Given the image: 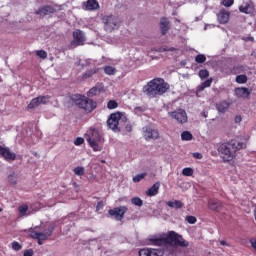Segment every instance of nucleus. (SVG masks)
Masks as SVG:
<instances>
[{
  "instance_id": "f257e3e1",
  "label": "nucleus",
  "mask_w": 256,
  "mask_h": 256,
  "mask_svg": "<svg viewBox=\"0 0 256 256\" xmlns=\"http://www.w3.org/2000/svg\"><path fill=\"white\" fill-rule=\"evenodd\" d=\"M247 143L243 138L235 137L227 142L220 144L217 148L223 162L232 161L237 157V152L246 149Z\"/></svg>"
},
{
  "instance_id": "f03ea898",
  "label": "nucleus",
  "mask_w": 256,
  "mask_h": 256,
  "mask_svg": "<svg viewBox=\"0 0 256 256\" xmlns=\"http://www.w3.org/2000/svg\"><path fill=\"white\" fill-rule=\"evenodd\" d=\"M169 89L170 85L164 79L154 78L144 86L142 91L148 98H157L163 96Z\"/></svg>"
},
{
  "instance_id": "7ed1b4c3",
  "label": "nucleus",
  "mask_w": 256,
  "mask_h": 256,
  "mask_svg": "<svg viewBox=\"0 0 256 256\" xmlns=\"http://www.w3.org/2000/svg\"><path fill=\"white\" fill-rule=\"evenodd\" d=\"M69 102L76 105L86 113H91L97 108V102L81 94H73L69 97Z\"/></svg>"
},
{
  "instance_id": "20e7f679",
  "label": "nucleus",
  "mask_w": 256,
  "mask_h": 256,
  "mask_svg": "<svg viewBox=\"0 0 256 256\" xmlns=\"http://www.w3.org/2000/svg\"><path fill=\"white\" fill-rule=\"evenodd\" d=\"M166 245L188 247L189 242H187L182 235L178 234L175 231H168L166 234Z\"/></svg>"
},
{
  "instance_id": "39448f33",
  "label": "nucleus",
  "mask_w": 256,
  "mask_h": 256,
  "mask_svg": "<svg viewBox=\"0 0 256 256\" xmlns=\"http://www.w3.org/2000/svg\"><path fill=\"white\" fill-rule=\"evenodd\" d=\"M120 121L126 122L127 118L123 116L122 113L116 112L110 114V117H108V121H106V124L108 125V128L112 129L114 132H120L121 129L119 127Z\"/></svg>"
},
{
  "instance_id": "423d86ee",
  "label": "nucleus",
  "mask_w": 256,
  "mask_h": 256,
  "mask_svg": "<svg viewBox=\"0 0 256 256\" xmlns=\"http://www.w3.org/2000/svg\"><path fill=\"white\" fill-rule=\"evenodd\" d=\"M102 21L104 23V30L108 33L118 30L121 26V20L117 16H104Z\"/></svg>"
},
{
  "instance_id": "0eeeda50",
  "label": "nucleus",
  "mask_w": 256,
  "mask_h": 256,
  "mask_svg": "<svg viewBox=\"0 0 256 256\" xmlns=\"http://www.w3.org/2000/svg\"><path fill=\"white\" fill-rule=\"evenodd\" d=\"M101 139L102 137L99 131L96 129H93L87 141L90 144V146L94 149V151H101L102 148L99 146Z\"/></svg>"
},
{
  "instance_id": "6e6552de",
  "label": "nucleus",
  "mask_w": 256,
  "mask_h": 256,
  "mask_svg": "<svg viewBox=\"0 0 256 256\" xmlns=\"http://www.w3.org/2000/svg\"><path fill=\"white\" fill-rule=\"evenodd\" d=\"M142 135L146 141L157 140L160 138L159 130L150 126L142 128Z\"/></svg>"
},
{
  "instance_id": "1a4fd4ad",
  "label": "nucleus",
  "mask_w": 256,
  "mask_h": 256,
  "mask_svg": "<svg viewBox=\"0 0 256 256\" xmlns=\"http://www.w3.org/2000/svg\"><path fill=\"white\" fill-rule=\"evenodd\" d=\"M127 211H128V208L126 206H120V207H116L114 209L108 210V215L114 216L116 220L121 221L124 218Z\"/></svg>"
},
{
  "instance_id": "9d476101",
  "label": "nucleus",
  "mask_w": 256,
  "mask_h": 256,
  "mask_svg": "<svg viewBox=\"0 0 256 256\" xmlns=\"http://www.w3.org/2000/svg\"><path fill=\"white\" fill-rule=\"evenodd\" d=\"M168 116L172 117L180 124H184L188 121L187 113L182 109L174 112H168Z\"/></svg>"
},
{
  "instance_id": "9b49d317",
  "label": "nucleus",
  "mask_w": 256,
  "mask_h": 256,
  "mask_svg": "<svg viewBox=\"0 0 256 256\" xmlns=\"http://www.w3.org/2000/svg\"><path fill=\"white\" fill-rule=\"evenodd\" d=\"M74 40L71 42V46L78 47L84 45L86 38L84 33L81 30H76L73 33Z\"/></svg>"
},
{
  "instance_id": "f8f14e48",
  "label": "nucleus",
  "mask_w": 256,
  "mask_h": 256,
  "mask_svg": "<svg viewBox=\"0 0 256 256\" xmlns=\"http://www.w3.org/2000/svg\"><path fill=\"white\" fill-rule=\"evenodd\" d=\"M49 99V96H39L37 98H34L27 106V108L30 110L40 106L41 104H47Z\"/></svg>"
},
{
  "instance_id": "ddd939ff",
  "label": "nucleus",
  "mask_w": 256,
  "mask_h": 256,
  "mask_svg": "<svg viewBox=\"0 0 256 256\" xmlns=\"http://www.w3.org/2000/svg\"><path fill=\"white\" fill-rule=\"evenodd\" d=\"M56 12H57V10L53 6L45 5L38 9V11L36 12V15H39L41 18H43L45 16L52 15Z\"/></svg>"
},
{
  "instance_id": "4468645a",
  "label": "nucleus",
  "mask_w": 256,
  "mask_h": 256,
  "mask_svg": "<svg viewBox=\"0 0 256 256\" xmlns=\"http://www.w3.org/2000/svg\"><path fill=\"white\" fill-rule=\"evenodd\" d=\"M139 256H162L163 252L159 249L144 248L138 251Z\"/></svg>"
},
{
  "instance_id": "2eb2a0df",
  "label": "nucleus",
  "mask_w": 256,
  "mask_h": 256,
  "mask_svg": "<svg viewBox=\"0 0 256 256\" xmlns=\"http://www.w3.org/2000/svg\"><path fill=\"white\" fill-rule=\"evenodd\" d=\"M0 155L8 162L14 161L16 159V154L11 152L9 148L2 147L0 145Z\"/></svg>"
},
{
  "instance_id": "dca6fc26",
  "label": "nucleus",
  "mask_w": 256,
  "mask_h": 256,
  "mask_svg": "<svg viewBox=\"0 0 256 256\" xmlns=\"http://www.w3.org/2000/svg\"><path fill=\"white\" fill-rule=\"evenodd\" d=\"M230 20V12L225 9H221L217 14V21L219 24H227Z\"/></svg>"
},
{
  "instance_id": "f3484780",
  "label": "nucleus",
  "mask_w": 256,
  "mask_h": 256,
  "mask_svg": "<svg viewBox=\"0 0 256 256\" xmlns=\"http://www.w3.org/2000/svg\"><path fill=\"white\" fill-rule=\"evenodd\" d=\"M208 208L211 209L212 211L219 212L223 208V203L218 199H209Z\"/></svg>"
},
{
  "instance_id": "a211bd4d",
  "label": "nucleus",
  "mask_w": 256,
  "mask_h": 256,
  "mask_svg": "<svg viewBox=\"0 0 256 256\" xmlns=\"http://www.w3.org/2000/svg\"><path fill=\"white\" fill-rule=\"evenodd\" d=\"M170 29V22L167 18H162L160 19V30L162 32V35H166L167 32L169 31Z\"/></svg>"
},
{
  "instance_id": "6ab92c4d",
  "label": "nucleus",
  "mask_w": 256,
  "mask_h": 256,
  "mask_svg": "<svg viewBox=\"0 0 256 256\" xmlns=\"http://www.w3.org/2000/svg\"><path fill=\"white\" fill-rule=\"evenodd\" d=\"M160 186V182H156L154 185H152V187H150V189L146 191V195L148 197L156 196L159 193Z\"/></svg>"
},
{
  "instance_id": "aec40b11",
  "label": "nucleus",
  "mask_w": 256,
  "mask_h": 256,
  "mask_svg": "<svg viewBox=\"0 0 256 256\" xmlns=\"http://www.w3.org/2000/svg\"><path fill=\"white\" fill-rule=\"evenodd\" d=\"M55 228H56L55 224L45 225L44 226V232H42L43 235H44L43 239H48L49 237H51Z\"/></svg>"
},
{
  "instance_id": "412c9836",
  "label": "nucleus",
  "mask_w": 256,
  "mask_h": 256,
  "mask_svg": "<svg viewBox=\"0 0 256 256\" xmlns=\"http://www.w3.org/2000/svg\"><path fill=\"white\" fill-rule=\"evenodd\" d=\"M235 94L238 97L247 98L250 96V91H249V89L242 87V88L235 89Z\"/></svg>"
},
{
  "instance_id": "4be33fe9",
  "label": "nucleus",
  "mask_w": 256,
  "mask_h": 256,
  "mask_svg": "<svg viewBox=\"0 0 256 256\" xmlns=\"http://www.w3.org/2000/svg\"><path fill=\"white\" fill-rule=\"evenodd\" d=\"M100 8L99 3L97 0H88L86 2V9L90 11L98 10Z\"/></svg>"
},
{
  "instance_id": "5701e85b",
  "label": "nucleus",
  "mask_w": 256,
  "mask_h": 256,
  "mask_svg": "<svg viewBox=\"0 0 256 256\" xmlns=\"http://www.w3.org/2000/svg\"><path fill=\"white\" fill-rule=\"evenodd\" d=\"M230 107V104L226 101H222L218 104H216V110L219 112V113H225Z\"/></svg>"
},
{
  "instance_id": "b1692460",
  "label": "nucleus",
  "mask_w": 256,
  "mask_h": 256,
  "mask_svg": "<svg viewBox=\"0 0 256 256\" xmlns=\"http://www.w3.org/2000/svg\"><path fill=\"white\" fill-rule=\"evenodd\" d=\"M212 82H213V79H212V78H210V79L204 81V82L201 83L199 86H197L196 91H197V92H203L206 88L211 87Z\"/></svg>"
},
{
  "instance_id": "393cba45",
  "label": "nucleus",
  "mask_w": 256,
  "mask_h": 256,
  "mask_svg": "<svg viewBox=\"0 0 256 256\" xmlns=\"http://www.w3.org/2000/svg\"><path fill=\"white\" fill-rule=\"evenodd\" d=\"M102 91H103V88L100 85H96L95 87H93L88 91L87 95L89 98H91L99 95Z\"/></svg>"
},
{
  "instance_id": "a878e982",
  "label": "nucleus",
  "mask_w": 256,
  "mask_h": 256,
  "mask_svg": "<svg viewBox=\"0 0 256 256\" xmlns=\"http://www.w3.org/2000/svg\"><path fill=\"white\" fill-rule=\"evenodd\" d=\"M150 242L156 246H163L167 245V241L165 237H159V238H152L150 239Z\"/></svg>"
},
{
  "instance_id": "bb28decb",
  "label": "nucleus",
  "mask_w": 256,
  "mask_h": 256,
  "mask_svg": "<svg viewBox=\"0 0 256 256\" xmlns=\"http://www.w3.org/2000/svg\"><path fill=\"white\" fill-rule=\"evenodd\" d=\"M166 205L170 208H176V209H181L183 208L184 204L180 200H175L173 201H168L166 202Z\"/></svg>"
},
{
  "instance_id": "cd10ccee",
  "label": "nucleus",
  "mask_w": 256,
  "mask_h": 256,
  "mask_svg": "<svg viewBox=\"0 0 256 256\" xmlns=\"http://www.w3.org/2000/svg\"><path fill=\"white\" fill-rule=\"evenodd\" d=\"M239 67H233L231 69L224 68L222 72H224L226 75H236L238 74Z\"/></svg>"
},
{
  "instance_id": "c85d7f7f",
  "label": "nucleus",
  "mask_w": 256,
  "mask_h": 256,
  "mask_svg": "<svg viewBox=\"0 0 256 256\" xmlns=\"http://www.w3.org/2000/svg\"><path fill=\"white\" fill-rule=\"evenodd\" d=\"M207 58L205 55L203 54H198L197 56H195L194 61L198 64H203L204 62H206Z\"/></svg>"
},
{
  "instance_id": "c756f323",
  "label": "nucleus",
  "mask_w": 256,
  "mask_h": 256,
  "mask_svg": "<svg viewBox=\"0 0 256 256\" xmlns=\"http://www.w3.org/2000/svg\"><path fill=\"white\" fill-rule=\"evenodd\" d=\"M235 81L238 84H245L248 81V77L246 75H239V76H236Z\"/></svg>"
},
{
  "instance_id": "7c9ffc66",
  "label": "nucleus",
  "mask_w": 256,
  "mask_h": 256,
  "mask_svg": "<svg viewBox=\"0 0 256 256\" xmlns=\"http://www.w3.org/2000/svg\"><path fill=\"white\" fill-rule=\"evenodd\" d=\"M181 138L184 141H190L193 139V135L189 131H184L182 132Z\"/></svg>"
},
{
  "instance_id": "2f4dec72",
  "label": "nucleus",
  "mask_w": 256,
  "mask_h": 256,
  "mask_svg": "<svg viewBox=\"0 0 256 256\" xmlns=\"http://www.w3.org/2000/svg\"><path fill=\"white\" fill-rule=\"evenodd\" d=\"M209 75H210V73H209V71L206 70V69L200 70V71L198 72V76H199V78H200L201 80L208 78Z\"/></svg>"
},
{
  "instance_id": "473e14b6",
  "label": "nucleus",
  "mask_w": 256,
  "mask_h": 256,
  "mask_svg": "<svg viewBox=\"0 0 256 256\" xmlns=\"http://www.w3.org/2000/svg\"><path fill=\"white\" fill-rule=\"evenodd\" d=\"M193 174H194V170L192 168L187 167L182 169V175L184 176L191 177L193 176Z\"/></svg>"
},
{
  "instance_id": "72a5a7b5",
  "label": "nucleus",
  "mask_w": 256,
  "mask_h": 256,
  "mask_svg": "<svg viewBox=\"0 0 256 256\" xmlns=\"http://www.w3.org/2000/svg\"><path fill=\"white\" fill-rule=\"evenodd\" d=\"M130 202H132V204H134L138 207L143 206V200L139 197H134V198L130 199Z\"/></svg>"
},
{
  "instance_id": "f704fd0d",
  "label": "nucleus",
  "mask_w": 256,
  "mask_h": 256,
  "mask_svg": "<svg viewBox=\"0 0 256 256\" xmlns=\"http://www.w3.org/2000/svg\"><path fill=\"white\" fill-rule=\"evenodd\" d=\"M147 176V173H142V174H138L136 176H134L132 178V181H134V183H139L141 180H143L145 177Z\"/></svg>"
},
{
  "instance_id": "c9c22d12",
  "label": "nucleus",
  "mask_w": 256,
  "mask_h": 256,
  "mask_svg": "<svg viewBox=\"0 0 256 256\" xmlns=\"http://www.w3.org/2000/svg\"><path fill=\"white\" fill-rule=\"evenodd\" d=\"M115 72H116V69L112 66L104 67V73H106L107 75H114Z\"/></svg>"
},
{
  "instance_id": "e433bc0d",
  "label": "nucleus",
  "mask_w": 256,
  "mask_h": 256,
  "mask_svg": "<svg viewBox=\"0 0 256 256\" xmlns=\"http://www.w3.org/2000/svg\"><path fill=\"white\" fill-rule=\"evenodd\" d=\"M177 49L176 48H174V47H160V48H158V52H160V53H163V52H174V51H176Z\"/></svg>"
},
{
  "instance_id": "4c0bfd02",
  "label": "nucleus",
  "mask_w": 256,
  "mask_h": 256,
  "mask_svg": "<svg viewBox=\"0 0 256 256\" xmlns=\"http://www.w3.org/2000/svg\"><path fill=\"white\" fill-rule=\"evenodd\" d=\"M30 236L34 239H38L41 237V239H44L45 236L43 235V232H36V231H32Z\"/></svg>"
},
{
  "instance_id": "58836bf2",
  "label": "nucleus",
  "mask_w": 256,
  "mask_h": 256,
  "mask_svg": "<svg viewBox=\"0 0 256 256\" xmlns=\"http://www.w3.org/2000/svg\"><path fill=\"white\" fill-rule=\"evenodd\" d=\"M118 106L119 105H118L117 101H115V100L108 101V104H107L108 109L113 110V109H116Z\"/></svg>"
},
{
  "instance_id": "ea45409f",
  "label": "nucleus",
  "mask_w": 256,
  "mask_h": 256,
  "mask_svg": "<svg viewBox=\"0 0 256 256\" xmlns=\"http://www.w3.org/2000/svg\"><path fill=\"white\" fill-rule=\"evenodd\" d=\"M97 73V70L96 69H92V70H89L87 71L84 75H83V79H88L90 77H92L94 74Z\"/></svg>"
},
{
  "instance_id": "a19ab883",
  "label": "nucleus",
  "mask_w": 256,
  "mask_h": 256,
  "mask_svg": "<svg viewBox=\"0 0 256 256\" xmlns=\"http://www.w3.org/2000/svg\"><path fill=\"white\" fill-rule=\"evenodd\" d=\"M74 173H75L76 175H78V176H82V175H84V173H85V169H84V167H76V168L74 169Z\"/></svg>"
},
{
  "instance_id": "79ce46f5",
  "label": "nucleus",
  "mask_w": 256,
  "mask_h": 256,
  "mask_svg": "<svg viewBox=\"0 0 256 256\" xmlns=\"http://www.w3.org/2000/svg\"><path fill=\"white\" fill-rule=\"evenodd\" d=\"M36 55L38 56V57H40L41 59H46L47 58V52L46 51H44V50H39V51H37L36 52Z\"/></svg>"
},
{
  "instance_id": "37998d69",
  "label": "nucleus",
  "mask_w": 256,
  "mask_h": 256,
  "mask_svg": "<svg viewBox=\"0 0 256 256\" xmlns=\"http://www.w3.org/2000/svg\"><path fill=\"white\" fill-rule=\"evenodd\" d=\"M221 4L224 7H231L234 4V0H222Z\"/></svg>"
},
{
  "instance_id": "c03bdc74",
  "label": "nucleus",
  "mask_w": 256,
  "mask_h": 256,
  "mask_svg": "<svg viewBox=\"0 0 256 256\" xmlns=\"http://www.w3.org/2000/svg\"><path fill=\"white\" fill-rule=\"evenodd\" d=\"M185 220L190 224H195L197 222V218L194 216H186Z\"/></svg>"
},
{
  "instance_id": "a18cd8bd",
  "label": "nucleus",
  "mask_w": 256,
  "mask_h": 256,
  "mask_svg": "<svg viewBox=\"0 0 256 256\" xmlns=\"http://www.w3.org/2000/svg\"><path fill=\"white\" fill-rule=\"evenodd\" d=\"M12 248H13L14 250H16V251H19V250L22 249V246H21L17 241H14V242L12 243Z\"/></svg>"
},
{
  "instance_id": "49530a36",
  "label": "nucleus",
  "mask_w": 256,
  "mask_h": 256,
  "mask_svg": "<svg viewBox=\"0 0 256 256\" xmlns=\"http://www.w3.org/2000/svg\"><path fill=\"white\" fill-rule=\"evenodd\" d=\"M239 11H240L241 13L248 14V11H249V5H246V6H240V7H239Z\"/></svg>"
},
{
  "instance_id": "de8ad7c7",
  "label": "nucleus",
  "mask_w": 256,
  "mask_h": 256,
  "mask_svg": "<svg viewBox=\"0 0 256 256\" xmlns=\"http://www.w3.org/2000/svg\"><path fill=\"white\" fill-rule=\"evenodd\" d=\"M28 211V206L27 205H21L19 207V212L24 215Z\"/></svg>"
},
{
  "instance_id": "09e8293b",
  "label": "nucleus",
  "mask_w": 256,
  "mask_h": 256,
  "mask_svg": "<svg viewBox=\"0 0 256 256\" xmlns=\"http://www.w3.org/2000/svg\"><path fill=\"white\" fill-rule=\"evenodd\" d=\"M8 180L13 185H15L17 183V178L14 175H9Z\"/></svg>"
},
{
  "instance_id": "8fccbe9b",
  "label": "nucleus",
  "mask_w": 256,
  "mask_h": 256,
  "mask_svg": "<svg viewBox=\"0 0 256 256\" xmlns=\"http://www.w3.org/2000/svg\"><path fill=\"white\" fill-rule=\"evenodd\" d=\"M83 143H84V139L81 138V137H78V138L74 141V144H75L76 146H80V145H82Z\"/></svg>"
},
{
  "instance_id": "3c124183",
  "label": "nucleus",
  "mask_w": 256,
  "mask_h": 256,
  "mask_svg": "<svg viewBox=\"0 0 256 256\" xmlns=\"http://www.w3.org/2000/svg\"><path fill=\"white\" fill-rule=\"evenodd\" d=\"M34 251L32 249L25 250L24 256H33Z\"/></svg>"
},
{
  "instance_id": "603ef678",
  "label": "nucleus",
  "mask_w": 256,
  "mask_h": 256,
  "mask_svg": "<svg viewBox=\"0 0 256 256\" xmlns=\"http://www.w3.org/2000/svg\"><path fill=\"white\" fill-rule=\"evenodd\" d=\"M251 247L256 251V239L250 240Z\"/></svg>"
},
{
  "instance_id": "864d4df0",
  "label": "nucleus",
  "mask_w": 256,
  "mask_h": 256,
  "mask_svg": "<svg viewBox=\"0 0 256 256\" xmlns=\"http://www.w3.org/2000/svg\"><path fill=\"white\" fill-rule=\"evenodd\" d=\"M242 40L245 42H254V37H245Z\"/></svg>"
},
{
  "instance_id": "5fc2aeb1",
  "label": "nucleus",
  "mask_w": 256,
  "mask_h": 256,
  "mask_svg": "<svg viewBox=\"0 0 256 256\" xmlns=\"http://www.w3.org/2000/svg\"><path fill=\"white\" fill-rule=\"evenodd\" d=\"M193 157L196 159H202L203 155L201 153H193Z\"/></svg>"
},
{
  "instance_id": "6e6d98bb",
  "label": "nucleus",
  "mask_w": 256,
  "mask_h": 256,
  "mask_svg": "<svg viewBox=\"0 0 256 256\" xmlns=\"http://www.w3.org/2000/svg\"><path fill=\"white\" fill-rule=\"evenodd\" d=\"M242 121V117L241 116H235L234 118V122L235 123H240Z\"/></svg>"
},
{
  "instance_id": "4d7b16f0",
  "label": "nucleus",
  "mask_w": 256,
  "mask_h": 256,
  "mask_svg": "<svg viewBox=\"0 0 256 256\" xmlns=\"http://www.w3.org/2000/svg\"><path fill=\"white\" fill-rule=\"evenodd\" d=\"M126 132H132V126L126 125Z\"/></svg>"
},
{
  "instance_id": "13d9d810",
  "label": "nucleus",
  "mask_w": 256,
  "mask_h": 256,
  "mask_svg": "<svg viewBox=\"0 0 256 256\" xmlns=\"http://www.w3.org/2000/svg\"><path fill=\"white\" fill-rule=\"evenodd\" d=\"M37 240H38V244H39V245H42V244H43L42 241H45V240H47V239H41V236H40L39 238H37Z\"/></svg>"
},
{
  "instance_id": "bf43d9fd",
  "label": "nucleus",
  "mask_w": 256,
  "mask_h": 256,
  "mask_svg": "<svg viewBox=\"0 0 256 256\" xmlns=\"http://www.w3.org/2000/svg\"><path fill=\"white\" fill-rule=\"evenodd\" d=\"M103 207V202H99L97 204V210H100Z\"/></svg>"
},
{
  "instance_id": "052dcab7",
  "label": "nucleus",
  "mask_w": 256,
  "mask_h": 256,
  "mask_svg": "<svg viewBox=\"0 0 256 256\" xmlns=\"http://www.w3.org/2000/svg\"><path fill=\"white\" fill-rule=\"evenodd\" d=\"M254 218H255V221H256V206L254 208Z\"/></svg>"
},
{
  "instance_id": "680f3d73",
  "label": "nucleus",
  "mask_w": 256,
  "mask_h": 256,
  "mask_svg": "<svg viewBox=\"0 0 256 256\" xmlns=\"http://www.w3.org/2000/svg\"><path fill=\"white\" fill-rule=\"evenodd\" d=\"M220 244H221V245H225L226 242H225V241H221Z\"/></svg>"
},
{
  "instance_id": "e2e57ef3",
  "label": "nucleus",
  "mask_w": 256,
  "mask_h": 256,
  "mask_svg": "<svg viewBox=\"0 0 256 256\" xmlns=\"http://www.w3.org/2000/svg\"><path fill=\"white\" fill-rule=\"evenodd\" d=\"M3 211V209L2 208H0V213Z\"/></svg>"
}]
</instances>
